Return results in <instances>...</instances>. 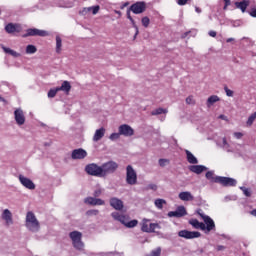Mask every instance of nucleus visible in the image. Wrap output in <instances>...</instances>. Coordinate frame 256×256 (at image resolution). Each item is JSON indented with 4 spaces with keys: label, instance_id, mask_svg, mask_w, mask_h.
<instances>
[{
    "label": "nucleus",
    "instance_id": "nucleus-64",
    "mask_svg": "<svg viewBox=\"0 0 256 256\" xmlns=\"http://www.w3.org/2000/svg\"><path fill=\"white\" fill-rule=\"evenodd\" d=\"M225 200H226V201H229V197H226Z\"/></svg>",
    "mask_w": 256,
    "mask_h": 256
},
{
    "label": "nucleus",
    "instance_id": "nucleus-9",
    "mask_svg": "<svg viewBox=\"0 0 256 256\" xmlns=\"http://www.w3.org/2000/svg\"><path fill=\"white\" fill-rule=\"evenodd\" d=\"M85 171L86 173H88V175H92L93 177H103L101 172V166L95 163L88 164L85 167Z\"/></svg>",
    "mask_w": 256,
    "mask_h": 256
},
{
    "label": "nucleus",
    "instance_id": "nucleus-6",
    "mask_svg": "<svg viewBox=\"0 0 256 256\" xmlns=\"http://www.w3.org/2000/svg\"><path fill=\"white\" fill-rule=\"evenodd\" d=\"M157 229H161L159 224L151 223L147 219H144L141 223V230L144 231V233H155Z\"/></svg>",
    "mask_w": 256,
    "mask_h": 256
},
{
    "label": "nucleus",
    "instance_id": "nucleus-59",
    "mask_svg": "<svg viewBox=\"0 0 256 256\" xmlns=\"http://www.w3.org/2000/svg\"><path fill=\"white\" fill-rule=\"evenodd\" d=\"M250 215H252L253 217H256V209L250 211Z\"/></svg>",
    "mask_w": 256,
    "mask_h": 256
},
{
    "label": "nucleus",
    "instance_id": "nucleus-52",
    "mask_svg": "<svg viewBox=\"0 0 256 256\" xmlns=\"http://www.w3.org/2000/svg\"><path fill=\"white\" fill-rule=\"evenodd\" d=\"M234 137H235L236 139H241V137H243V133H241V132H235V133H234Z\"/></svg>",
    "mask_w": 256,
    "mask_h": 256
},
{
    "label": "nucleus",
    "instance_id": "nucleus-4",
    "mask_svg": "<svg viewBox=\"0 0 256 256\" xmlns=\"http://www.w3.org/2000/svg\"><path fill=\"white\" fill-rule=\"evenodd\" d=\"M101 173L102 177H107V175H112V173H115L117 169H119V164L115 161H108L101 166Z\"/></svg>",
    "mask_w": 256,
    "mask_h": 256
},
{
    "label": "nucleus",
    "instance_id": "nucleus-34",
    "mask_svg": "<svg viewBox=\"0 0 256 256\" xmlns=\"http://www.w3.org/2000/svg\"><path fill=\"white\" fill-rule=\"evenodd\" d=\"M26 53L27 55H35V53H37V47L31 44L26 46Z\"/></svg>",
    "mask_w": 256,
    "mask_h": 256
},
{
    "label": "nucleus",
    "instance_id": "nucleus-16",
    "mask_svg": "<svg viewBox=\"0 0 256 256\" xmlns=\"http://www.w3.org/2000/svg\"><path fill=\"white\" fill-rule=\"evenodd\" d=\"M110 207H113V209H115L116 211H123V200L117 198V197H113L110 199Z\"/></svg>",
    "mask_w": 256,
    "mask_h": 256
},
{
    "label": "nucleus",
    "instance_id": "nucleus-41",
    "mask_svg": "<svg viewBox=\"0 0 256 256\" xmlns=\"http://www.w3.org/2000/svg\"><path fill=\"white\" fill-rule=\"evenodd\" d=\"M121 137V134H119V131L118 133H112L109 137V140L110 141H117V139H119Z\"/></svg>",
    "mask_w": 256,
    "mask_h": 256
},
{
    "label": "nucleus",
    "instance_id": "nucleus-33",
    "mask_svg": "<svg viewBox=\"0 0 256 256\" xmlns=\"http://www.w3.org/2000/svg\"><path fill=\"white\" fill-rule=\"evenodd\" d=\"M167 113H169V110L165 108H157L151 112V115H167Z\"/></svg>",
    "mask_w": 256,
    "mask_h": 256
},
{
    "label": "nucleus",
    "instance_id": "nucleus-20",
    "mask_svg": "<svg viewBox=\"0 0 256 256\" xmlns=\"http://www.w3.org/2000/svg\"><path fill=\"white\" fill-rule=\"evenodd\" d=\"M85 157H87V151L84 149L79 148L72 151V159H85Z\"/></svg>",
    "mask_w": 256,
    "mask_h": 256
},
{
    "label": "nucleus",
    "instance_id": "nucleus-45",
    "mask_svg": "<svg viewBox=\"0 0 256 256\" xmlns=\"http://www.w3.org/2000/svg\"><path fill=\"white\" fill-rule=\"evenodd\" d=\"M149 23H150L149 17H143L142 18L143 27H149Z\"/></svg>",
    "mask_w": 256,
    "mask_h": 256
},
{
    "label": "nucleus",
    "instance_id": "nucleus-53",
    "mask_svg": "<svg viewBox=\"0 0 256 256\" xmlns=\"http://www.w3.org/2000/svg\"><path fill=\"white\" fill-rule=\"evenodd\" d=\"M94 197L96 198V197H101V190H96V191H94Z\"/></svg>",
    "mask_w": 256,
    "mask_h": 256
},
{
    "label": "nucleus",
    "instance_id": "nucleus-25",
    "mask_svg": "<svg viewBox=\"0 0 256 256\" xmlns=\"http://www.w3.org/2000/svg\"><path fill=\"white\" fill-rule=\"evenodd\" d=\"M102 137H105V128L97 129L94 133L92 141H94V143H97V141H101Z\"/></svg>",
    "mask_w": 256,
    "mask_h": 256
},
{
    "label": "nucleus",
    "instance_id": "nucleus-1",
    "mask_svg": "<svg viewBox=\"0 0 256 256\" xmlns=\"http://www.w3.org/2000/svg\"><path fill=\"white\" fill-rule=\"evenodd\" d=\"M68 237L70 239L72 247L76 251H80L83 253L85 251V242H83V233L77 230H73L68 233Z\"/></svg>",
    "mask_w": 256,
    "mask_h": 256
},
{
    "label": "nucleus",
    "instance_id": "nucleus-8",
    "mask_svg": "<svg viewBox=\"0 0 256 256\" xmlns=\"http://www.w3.org/2000/svg\"><path fill=\"white\" fill-rule=\"evenodd\" d=\"M22 37H49V32L45 30H39L37 28H30L26 30V33Z\"/></svg>",
    "mask_w": 256,
    "mask_h": 256
},
{
    "label": "nucleus",
    "instance_id": "nucleus-49",
    "mask_svg": "<svg viewBox=\"0 0 256 256\" xmlns=\"http://www.w3.org/2000/svg\"><path fill=\"white\" fill-rule=\"evenodd\" d=\"M227 144V138H222V140H220L218 142V145H220L222 148Z\"/></svg>",
    "mask_w": 256,
    "mask_h": 256
},
{
    "label": "nucleus",
    "instance_id": "nucleus-10",
    "mask_svg": "<svg viewBox=\"0 0 256 256\" xmlns=\"http://www.w3.org/2000/svg\"><path fill=\"white\" fill-rule=\"evenodd\" d=\"M14 119L16 122V125H19V127H21V125H25V112L23 111V109L21 108H16L14 110Z\"/></svg>",
    "mask_w": 256,
    "mask_h": 256
},
{
    "label": "nucleus",
    "instance_id": "nucleus-57",
    "mask_svg": "<svg viewBox=\"0 0 256 256\" xmlns=\"http://www.w3.org/2000/svg\"><path fill=\"white\" fill-rule=\"evenodd\" d=\"M233 42H235V38H228L226 40V43H233Z\"/></svg>",
    "mask_w": 256,
    "mask_h": 256
},
{
    "label": "nucleus",
    "instance_id": "nucleus-22",
    "mask_svg": "<svg viewBox=\"0 0 256 256\" xmlns=\"http://www.w3.org/2000/svg\"><path fill=\"white\" fill-rule=\"evenodd\" d=\"M21 26L19 24L9 23L5 27V31L8 33H21Z\"/></svg>",
    "mask_w": 256,
    "mask_h": 256
},
{
    "label": "nucleus",
    "instance_id": "nucleus-47",
    "mask_svg": "<svg viewBox=\"0 0 256 256\" xmlns=\"http://www.w3.org/2000/svg\"><path fill=\"white\" fill-rule=\"evenodd\" d=\"M224 91H225L227 97H233V95H234L233 90H231V89L225 87V88H224Z\"/></svg>",
    "mask_w": 256,
    "mask_h": 256
},
{
    "label": "nucleus",
    "instance_id": "nucleus-42",
    "mask_svg": "<svg viewBox=\"0 0 256 256\" xmlns=\"http://www.w3.org/2000/svg\"><path fill=\"white\" fill-rule=\"evenodd\" d=\"M158 163L160 167H167L169 165V159H159Z\"/></svg>",
    "mask_w": 256,
    "mask_h": 256
},
{
    "label": "nucleus",
    "instance_id": "nucleus-21",
    "mask_svg": "<svg viewBox=\"0 0 256 256\" xmlns=\"http://www.w3.org/2000/svg\"><path fill=\"white\" fill-rule=\"evenodd\" d=\"M100 9H101V7L99 5L86 7V8H83L81 13H82V15H89V13H92V15H97V13H99Z\"/></svg>",
    "mask_w": 256,
    "mask_h": 256
},
{
    "label": "nucleus",
    "instance_id": "nucleus-27",
    "mask_svg": "<svg viewBox=\"0 0 256 256\" xmlns=\"http://www.w3.org/2000/svg\"><path fill=\"white\" fill-rule=\"evenodd\" d=\"M220 177L221 176L215 175L214 171H208L206 173V179H208V181H210V183H219Z\"/></svg>",
    "mask_w": 256,
    "mask_h": 256
},
{
    "label": "nucleus",
    "instance_id": "nucleus-63",
    "mask_svg": "<svg viewBox=\"0 0 256 256\" xmlns=\"http://www.w3.org/2000/svg\"><path fill=\"white\" fill-rule=\"evenodd\" d=\"M116 15H121V12L120 11H115Z\"/></svg>",
    "mask_w": 256,
    "mask_h": 256
},
{
    "label": "nucleus",
    "instance_id": "nucleus-26",
    "mask_svg": "<svg viewBox=\"0 0 256 256\" xmlns=\"http://www.w3.org/2000/svg\"><path fill=\"white\" fill-rule=\"evenodd\" d=\"M185 153L188 163H190L191 165H197V163H199V160L197 159V157H195V155H193V153H191V151L185 150Z\"/></svg>",
    "mask_w": 256,
    "mask_h": 256
},
{
    "label": "nucleus",
    "instance_id": "nucleus-37",
    "mask_svg": "<svg viewBox=\"0 0 256 256\" xmlns=\"http://www.w3.org/2000/svg\"><path fill=\"white\" fill-rule=\"evenodd\" d=\"M146 256H161V247H157L153 249L149 254Z\"/></svg>",
    "mask_w": 256,
    "mask_h": 256
},
{
    "label": "nucleus",
    "instance_id": "nucleus-17",
    "mask_svg": "<svg viewBox=\"0 0 256 256\" xmlns=\"http://www.w3.org/2000/svg\"><path fill=\"white\" fill-rule=\"evenodd\" d=\"M185 215H187V210H185L184 206H179L175 211H170L168 213V217L181 218V217H185Z\"/></svg>",
    "mask_w": 256,
    "mask_h": 256
},
{
    "label": "nucleus",
    "instance_id": "nucleus-15",
    "mask_svg": "<svg viewBox=\"0 0 256 256\" xmlns=\"http://www.w3.org/2000/svg\"><path fill=\"white\" fill-rule=\"evenodd\" d=\"M19 181L23 187H26V189L33 190L35 189V183L33 181L23 175H19Z\"/></svg>",
    "mask_w": 256,
    "mask_h": 256
},
{
    "label": "nucleus",
    "instance_id": "nucleus-54",
    "mask_svg": "<svg viewBox=\"0 0 256 256\" xmlns=\"http://www.w3.org/2000/svg\"><path fill=\"white\" fill-rule=\"evenodd\" d=\"M208 35H209L210 37H217V32L211 30V31L208 33Z\"/></svg>",
    "mask_w": 256,
    "mask_h": 256
},
{
    "label": "nucleus",
    "instance_id": "nucleus-24",
    "mask_svg": "<svg viewBox=\"0 0 256 256\" xmlns=\"http://www.w3.org/2000/svg\"><path fill=\"white\" fill-rule=\"evenodd\" d=\"M178 197L181 201H194L195 200V196H193V194H191V192H189V191L180 192Z\"/></svg>",
    "mask_w": 256,
    "mask_h": 256
},
{
    "label": "nucleus",
    "instance_id": "nucleus-38",
    "mask_svg": "<svg viewBox=\"0 0 256 256\" xmlns=\"http://www.w3.org/2000/svg\"><path fill=\"white\" fill-rule=\"evenodd\" d=\"M127 15H128V19L131 21L134 29L136 30L135 37H137V35H139V28L135 24V20H133V18L131 17V14H129V12H128Z\"/></svg>",
    "mask_w": 256,
    "mask_h": 256
},
{
    "label": "nucleus",
    "instance_id": "nucleus-19",
    "mask_svg": "<svg viewBox=\"0 0 256 256\" xmlns=\"http://www.w3.org/2000/svg\"><path fill=\"white\" fill-rule=\"evenodd\" d=\"M131 11L134 12L136 15L143 13L146 9L144 2H137L131 6Z\"/></svg>",
    "mask_w": 256,
    "mask_h": 256
},
{
    "label": "nucleus",
    "instance_id": "nucleus-2",
    "mask_svg": "<svg viewBox=\"0 0 256 256\" xmlns=\"http://www.w3.org/2000/svg\"><path fill=\"white\" fill-rule=\"evenodd\" d=\"M25 227L30 233H39L41 231V223L32 211L26 213Z\"/></svg>",
    "mask_w": 256,
    "mask_h": 256
},
{
    "label": "nucleus",
    "instance_id": "nucleus-13",
    "mask_svg": "<svg viewBox=\"0 0 256 256\" xmlns=\"http://www.w3.org/2000/svg\"><path fill=\"white\" fill-rule=\"evenodd\" d=\"M178 237H182L183 239H197L201 237V233L195 231L191 232L188 230H182L178 232Z\"/></svg>",
    "mask_w": 256,
    "mask_h": 256
},
{
    "label": "nucleus",
    "instance_id": "nucleus-61",
    "mask_svg": "<svg viewBox=\"0 0 256 256\" xmlns=\"http://www.w3.org/2000/svg\"><path fill=\"white\" fill-rule=\"evenodd\" d=\"M195 11H196V13H201V8L195 7Z\"/></svg>",
    "mask_w": 256,
    "mask_h": 256
},
{
    "label": "nucleus",
    "instance_id": "nucleus-58",
    "mask_svg": "<svg viewBox=\"0 0 256 256\" xmlns=\"http://www.w3.org/2000/svg\"><path fill=\"white\" fill-rule=\"evenodd\" d=\"M219 119H222L223 121H227V116H225V115H220V116H219Z\"/></svg>",
    "mask_w": 256,
    "mask_h": 256
},
{
    "label": "nucleus",
    "instance_id": "nucleus-62",
    "mask_svg": "<svg viewBox=\"0 0 256 256\" xmlns=\"http://www.w3.org/2000/svg\"><path fill=\"white\" fill-rule=\"evenodd\" d=\"M0 101H2L3 103H5V99L3 97L0 96Z\"/></svg>",
    "mask_w": 256,
    "mask_h": 256
},
{
    "label": "nucleus",
    "instance_id": "nucleus-35",
    "mask_svg": "<svg viewBox=\"0 0 256 256\" xmlns=\"http://www.w3.org/2000/svg\"><path fill=\"white\" fill-rule=\"evenodd\" d=\"M217 101H219V96H216V95L210 96L207 100L208 107H211V105H213L214 103H217Z\"/></svg>",
    "mask_w": 256,
    "mask_h": 256
},
{
    "label": "nucleus",
    "instance_id": "nucleus-51",
    "mask_svg": "<svg viewBox=\"0 0 256 256\" xmlns=\"http://www.w3.org/2000/svg\"><path fill=\"white\" fill-rule=\"evenodd\" d=\"M251 17H256V6H254L250 11Z\"/></svg>",
    "mask_w": 256,
    "mask_h": 256
},
{
    "label": "nucleus",
    "instance_id": "nucleus-43",
    "mask_svg": "<svg viewBox=\"0 0 256 256\" xmlns=\"http://www.w3.org/2000/svg\"><path fill=\"white\" fill-rule=\"evenodd\" d=\"M57 93H59V90H57V88L55 89H51L49 92H48V97L53 99V97H55V95H57Z\"/></svg>",
    "mask_w": 256,
    "mask_h": 256
},
{
    "label": "nucleus",
    "instance_id": "nucleus-23",
    "mask_svg": "<svg viewBox=\"0 0 256 256\" xmlns=\"http://www.w3.org/2000/svg\"><path fill=\"white\" fill-rule=\"evenodd\" d=\"M189 171L196 173V175H201L203 171H207V167L204 165H191L188 167Z\"/></svg>",
    "mask_w": 256,
    "mask_h": 256
},
{
    "label": "nucleus",
    "instance_id": "nucleus-32",
    "mask_svg": "<svg viewBox=\"0 0 256 256\" xmlns=\"http://www.w3.org/2000/svg\"><path fill=\"white\" fill-rule=\"evenodd\" d=\"M63 47V39H61V36L56 35V53L58 55L61 53Z\"/></svg>",
    "mask_w": 256,
    "mask_h": 256
},
{
    "label": "nucleus",
    "instance_id": "nucleus-50",
    "mask_svg": "<svg viewBox=\"0 0 256 256\" xmlns=\"http://www.w3.org/2000/svg\"><path fill=\"white\" fill-rule=\"evenodd\" d=\"M148 189H151V191H157L158 187L157 184H149Z\"/></svg>",
    "mask_w": 256,
    "mask_h": 256
},
{
    "label": "nucleus",
    "instance_id": "nucleus-11",
    "mask_svg": "<svg viewBox=\"0 0 256 256\" xmlns=\"http://www.w3.org/2000/svg\"><path fill=\"white\" fill-rule=\"evenodd\" d=\"M119 135H123V137H133L135 135V130L127 124H122L118 127Z\"/></svg>",
    "mask_w": 256,
    "mask_h": 256
},
{
    "label": "nucleus",
    "instance_id": "nucleus-36",
    "mask_svg": "<svg viewBox=\"0 0 256 256\" xmlns=\"http://www.w3.org/2000/svg\"><path fill=\"white\" fill-rule=\"evenodd\" d=\"M165 203L166 201L164 199H156L154 205L157 209H163V205H165Z\"/></svg>",
    "mask_w": 256,
    "mask_h": 256
},
{
    "label": "nucleus",
    "instance_id": "nucleus-46",
    "mask_svg": "<svg viewBox=\"0 0 256 256\" xmlns=\"http://www.w3.org/2000/svg\"><path fill=\"white\" fill-rule=\"evenodd\" d=\"M87 215H89V216L99 215V210H95V209L89 210V211H87Z\"/></svg>",
    "mask_w": 256,
    "mask_h": 256
},
{
    "label": "nucleus",
    "instance_id": "nucleus-56",
    "mask_svg": "<svg viewBox=\"0 0 256 256\" xmlns=\"http://www.w3.org/2000/svg\"><path fill=\"white\" fill-rule=\"evenodd\" d=\"M217 251H225V246L223 245L217 246Z\"/></svg>",
    "mask_w": 256,
    "mask_h": 256
},
{
    "label": "nucleus",
    "instance_id": "nucleus-5",
    "mask_svg": "<svg viewBox=\"0 0 256 256\" xmlns=\"http://www.w3.org/2000/svg\"><path fill=\"white\" fill-rule=\"evenodd\" d=\"M126 183L128 185H137V172L131 165L126 167Z\"/></svg>",
    "mask_w": 256,
    "mask_h": 256
},
{
    "label": "nucleus",
    "instance_id": "nucleus-14",
    "mask_svg": "<svg viewBox=\"0 0 256 256\" xmlns=\"http://www.w3.org/2000/svg\"><path fill=\"white\" fill-rule=\"evenodd\" d=\"M218 183L223 187H235L237 185V180L234 178L220 176Z\"/></svg>",
    "mask_w": 256,
    "mask_h": 256
},
{
    "label": "nucleus",
    "instance_id": "nucleus-40",
    "mask_svg": "<svg viewBox=\"0 0 256 256\" xmlns=\"http://www.w3.org/2000/svg\"><path fill=\"white\" fill-rule=\"evenodd\" d=\"M256 119V112L253 113L249 118L248 121L246 122L248 127H251V125H253V123L255 122Z\"/></svg>",
    "mask_w": 256,
    "mask_h": 256
},
{
    "label": "nucleus",
    "instance_id": "nucleus-7",
    "mask_svg": "<svg viewBox=\"0 0 256 256\" xmlns=\"http://www.w3.org/2000/svg\"><path fill=\"white\" fill-rule=\"evenodd\" d=\"M198 215H200V217H202L204 223H205V230L206 233H209L211 231H213V229H215V221H213V219H211V217L203 214V211L199 210L198 211Z\"/></svg>",
    "mask_w": 256,
    "mask_h": 256
},
{
    "label": "nucleus",
    "instance_id": "nucleus-12",
    "mask_svg": "<svg viewBox=\"0 0 256 256\" xmlns=\"http://www.w3.org/2000/svg\"><path fill=\"white\" fill-rule=\"evenodd\" d=\"M1 219L5 222L6 227H11V225H13V213H11V210L4 209L1 214Z\"/></svg>",
    "mask_w": 256,
    "mask_h": 256
},
{
    "label": "nucleus",
    "instance_id": "nucleus-30",
    "mask_svg": "<svg viewBox=\"0 0 256 256\" xmlns=\"http://www.w3.org/2000/svg\"><path fill=\"white\" fill-rule=\"evenodd\" d=\"M237 9H240L242 13H245L247 7H249V0H243L242 2H235Z\"/></svg>",
    "mask_w": 256,
    "mask_h": 256
},
{
    "label": "nucleus",
    "instance_id": "nucleus-60",
    "mask_svg": "<svg viewBox=\"0 0 256 256\" xmlns=\"http://www.w3.org/2000/svg\"><path fill=\"white\" fill-rule=\"evenodd\" d=\"M226 3V7H229V5H231V0H224Z\"/></svg>",
    "mask_w": 256,
    "mask_h": 256
},
{
    "label": "nucleus",
    "instance_id": "nucleus-39",
    "mask_svg": "<svg viewBox=\"0 0 256 256\" xmlns=\"http://www.w3.org/2000/svg\"><path fill=\"white\" fill-rule=\"evenodd\" d=\"M242 193L245 195V197H251V189L245 187V186H241L240 187Z\"/></svg>",
    "mask_w": 256,
    "mask_h": 256
},
{
    "label": "nucleus",
    "instance_id": "nucleus-29",
    "mask_svg": "<svg viewBox=\"0 0 256 256\" xmlns=\"http://www.w3.org/2000/svg\"><path fill=\"white\" fill-rule=\"evenodd\" d=\"M190 225L195 229H201V231H205V223L199 222L197 219L190 220Z\"/></svg>",
    "mask_w": 256,
    "mask_h": 256
},
{
    "label": "nucleus",
    "instance_id": "nucleus-31",
    "mask_svg": "<svg viewBox=\"0 0 256 256\" xmlns=\"http://www.w3.org/2000/svg\"><path fill=\"white\" fill-rule=\"evenodd\" d=\"M57 91H64V93H69V91H71V84L69 81H64L60 87H57Z\"/></svg>",
    "mask_w": 256,
    "mask_h": 256
},
{
    "label": "nucleus",
    "instance_id": "nucleus-44",
    "mask_svg": "<svg viewBox=\"0 0 256 256\" xmlns=\"http://www.w3.org/2000/svg\"><path fill=\"white\" fill-rule=\"evenodd\" d=\"M222 149H224V150L227 151L228 153H233V148H231V145H229V142H226V144H224V146L222 147Z\"/></svg>",
    "mask_w": 256,
    "mask_h": 256
},
{
    "label": "nucleus",
    "instance_id": "nucleus-28",
    "mask_svg": "<svg viewBox=\"0 0 256 256\" xmlns=\"http://www.w3.org/2000/svg\"><path fill=\"white\" fill-rule=\"evenodd\" d=\"M2 49H3L4 53H7L8 55H11V57H14L15 59H18V57H21V53L13 50L11 48L2 46Z\"/></svg>",
    "mask_w": 256,
    "mask_h": 256
},
{
    "label": "nucleus",
    "instance_id": "nucleus-48",
    "mask_svg": "<svg viewBox=\"0 0 256 256\" xmlns=\"http://www.w3.org/2000/svg\"><path fill=\"white\" fill-rule=\"evenodd\" d=\"M187 105H193L195 103V100H193V96L186 98Z\"/></svg>",
    "mask_w": 256,
    "mask_h": 256
},
{
    "label": "nucleus",
    "instance_id": "nucleus-18",
    "mask_svg": "<svg viewBox=\"0 0 256 256\" xmlns=\"http://www.w3.org/2000/svg\"><path fill=\"white\" fill-rule=\"evenodd\" d=\"M84 203H86V205L101 206L105 205V200L95 197H87L84 199Z\"/></svg>",
    "mask_w": 256,
    "mask_h": 256
},
{
    "label": "nucleus",
    "instance_id": "nucleus-3",
    "mask_svg": "<svg viewBox=\"0 0 256 256\" xmlns=\"http://www.w3.org/2000/svg\"><path fill=\"white\" fill-rule=\"evenodd\" d=\"M111 217L114 219V221H119V223H121L128 229H133V227H137V224L139 223V221L137 220H131L129 215L119 212H112Z\"/></svg>",
    "mask_w": 256,
    "mask_h": 256
},
{
    "label": "nucleus",
    "instance_id": "nucleus-55",
    "mask_svg": "<svg viewBox=\"0 0 256 256\" xmlns=\"http://www.w3.org/2000/svg\"><path fill=\"white\" fill-rule=\"evenodd\" d=\"M188 0H178V5H187Z\"/></svg>",
    "mask_w": 256,
    "mask_h": 256
}]
</instances>
